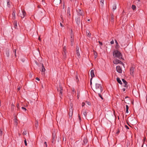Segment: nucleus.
I'll use <instances>...</instances> for the list:
<instances>
[{
  "label": "nucleus",
  "mask_w": 147,
  "mask_h": 147,
  "mask_svg": "<svg viewBox=\"0 0 147 147\" xmlns=\"http://www.w3.org/2000/svg\"><path fill=\"white\" fill-rule=\"evenodd\" d=\"M111 21L112 22H114V15H112L111 17Z\"/></svg>",
  "instance_id": "24"
},
{
  "label": "nucleus",
  "mask_w": 147,
  "mask_h": 147,
  "mask_svg": "<svg viewBox=\"0 0 147 147\" xmlns=\"http://www.w3.org/2000/svg\"><path fill=\"white\" fill-rule=\"evenodd\" d=\"M126 113H128L129 107L127 105H126Z\"/></svg>",
  "instance_id": "33"
},
{
  "label": "nucleus",
  "mask_w": 147,
  "mask_h": 147,
  "mask_svg": "<svg viewBox=\"0 0 147 147\" xmlns=\"http://www.w3.org/2000/svg\"><path fill=\"white\" fill-rule=\"evenodd\" d=\"M36 80H38V81H39V80H40V79H39V78H37H37H36Z\"/></svg>",
  "instance_id": "53"
},
{
  "label": "nucleus",
  "mask_w": 147,
  "mask_h": 147,
  "mask_svg": "<svg viewBox=\"0 0 147 147\" xmlns=\"http://www.w3.org/2000/svg\"><path fill=\"white\" fill-rule=\"evenodd\" d=\"M113 55L114 57L120 59H123L122 54L117 50H114L113 51Z\"/></svg>",
  "instance_id": "1"
},
{
  "label": "nucleus",
  "mask_w": 147,
  "mask_h": 147,
  "mask_svg": "<svg viewBox=\"0 0 147 147\" xmlns=\"http://www.w3.org/2000/svg\"><path fill=\"white\" fill-rule=\"evenodd\" d=\"M119 131L118 129V131L117 132L116 134H118L119 133Z\"/></svg>",
  "instance_id": "59"
},
{
  "label": "nucleus",
  "mask_w": 147,
  "mask_h": 147,
  "mask_svg": "<svg viewBox=\"0 0 147 147\" xmlns=\"http://www.w3.org/2000/svg\"><path fill=\"white\" fill-rule=\"evenodd\" d=\"M79 51V47L78 46H77L76 47V51Z\"/></svg>",
  "instance_id": "43"
},
{
  "label": "nucleus",
  "mask_w": 147,
  "mask_h": 147,
  "mask_svg": "<svg viewBox=\"0 0 147 147\" xmlns=\"http://www.w3.org/2000/svg\"><path fill=\"white\" fill-rule=\"evenodd\" d=\"M79 119L80 120V121L81 120V117L80 115L79 116Z\"/></svg>",
  "instance_id": "61"
},
{
  "label": "nucleus",
  "mask_w": 147,
  "mask_h": 147,
  "mask_svg": "<svg viewBox=\"0 0 147 147\" xmlns=\"http://www.w3.org/2000/svg\"><path fill=\"white\" fill-rule=\"evenodd\" d=\"M116 70L119 73H122V70L121 67L119 66H117L116 67Z\"/></svg>",
  "instance_id": "6"
},
{
  "label": "nucleus",
  "mask_w": 147,
  "mask_h": 147,
  "mask_svg": "<svg viewBox=\"0 0 147 147\" xmlns=\"http://www.w3.org/2000/svg\"><path fill=\"white\" fill-rule=\"evenodd\" d=\"M66 51V48L65 46L63 47V51Z\"/></svg>",
  "instance_id": "41"
},
{
  "label": "nucleus",
  "mask_w": 147,
  "mask_h": 147,
  "mask_svg": "<svg viewBox=\"0 0 147 147\" xmlns=\"http://www.w3.org/2000/svg\"><path fill=\"white\" fill-rule=\"evenodd\" d=\"M61 0H54L53 1V3L57 5L59 4Z\"/></svg>",
  "instance_id": "8"
},
{
  "label": "nucleus",
  "mask_w": 147,
  "mask_h": 147,
  "mask_svg": "<svg viewBox=\"0 0 147 147\" xmlns=\"http://www.w3.org/2000/svg\"><path fill=\"white\" fill-rule=\"evenodd\" d=\"M38 40H41V39H40V37H39L38 38Z\"/></svg>",
  "instance_id": "63"
},
{
  "label": "nucleus",
  "mask_w": 147,
  "mask_h": 147,
  "mask_svg": "<svg viewBox=\"0 0 147 147\" xmlns=\"http://www.w3.org/2000/svg\"><path fill=\"white\" fill-rule=\"evenodd\" d=\"M85 103L84 102H82V107L84 106L85 105Z\"/></svg>",
  "instance_id": "50"
},
{
  "label": "nucleus",
  "mask_w": 147,
  "mask_h": 147,
  "mask_svg": "<svg viewBox=\"0 0 147 147\" xmlns=\"http://www.w3.org/2000/svg\"><path fill=\"white\" fill-rule=\"evenodd\" d=\"M122 80L123 82V83L125 84L124 85V87H126L127 86V82H126V81L125 80L123 79H122Z\"/></svg>",
  "instance_id": "15"
},
{
  "label": "nucleus",
  "mask_w": 147,
  "mask_h": 147,
  "mask_svg": "<svg viewBox=\"0 0 147 147\" xmlns=\"http://www.w3.org/2000/svg\"><path fill=\"white\" fill-rule=\"evenodd\" d=\"M60 26H61L62 27L63 26V25L62 24V23H60Z\"/></svg>",
  "instance_id": "57"
},
{
  "label": "nucleus",
  "mask_w": 147,
  "mask_h": 147,
  "mask_svg": "<svg viewBox=\"0 0 147 147\" xmlns=\"http://www.w3.org/2000/svg\"><path fill=\"white\" fill-rule=\"evenodd\" d=\"M125 88H123L122 90L123 91H125Z\"/></svg>",
  "instance_id": "58"
},
{
  "label": "nucleus",
  "mask_w": 147,
  "mask_h": 147,
  "mask_svg": "<svg viewBox=\"0 0 147 147\" xmlns=\"http://www.w3.org/2000/svg\"><path fill=\"white\" fill-rule=\"evenodd\" d=\"M104 1L103 0H101V1H100V5H101L102 7L103 6Z\"/></svg>",
  "instance_id": "29"
},
{
  "label": "nucleus",
  "mask_w": 147,
  "mask_h": 147,
  "mask_svg": "<svg viewBox=\"0 0 147 147\" xmlns=\"http://www.w3.org/2000/svg\"><path fill=\"white\" fill-rule=\"evenodd\" d=\"M42 65V67H41V71L42 72H45V67L44 66L43 64L42 63L41 64Z\"/></svg>",
  "instance_id": "16"
},
{
  "label": "nucleus",
  "mask_w": 147,
  "mask_h": 147,
  "mask_svg": "<svg viewBox=\"0 0 147 147\" xmlns=\"http://www.w3.org/2000/svg\"><path fill=\"white\" fill-rule=\"evenodd\" d=\"M13 52L14 53L15 56L16 57V49H14V50L13 51Z\"/></svg>",
  "instance_id": "38"
},
{
  "label": "nucleus",
  "mask_w": 147,
  "mask_h": 147,
  "mask_svg": "<svg viewBox=\"0 0 147 147\" xmlns=\"http://www.w3.org/2000/svg\"><path fill=\"white\" fill-rule=\"evenodd\" d=\"M73 108H70L69 109V117H72L73 114Z\"/></svg>",
  "instance_id": "9"
},
{
  "label": "nucleus",
  "mask_w": 147,
  "mask_h": 147,
  "mask_svg": "<svg viewBox=\"0 0 147 147\" xmlns=\"http://www.w3.org/2000/svg\"><path fill=\"white\" fill-rule=\"evenodd\" d=\"M18 90H20V87H19V88H18Z\"/></svg>",
  "instance_id": "62"
},
{
  "label": "nucleus",
  "mask_w": 147,
  "mask_h": 147,
  "mask_svg": "<svg viewBox=\"0 0 147 147\" xmlns=\"http://www.w3.org/2000/svg\"><path fill=\"white\" fill-rule=\"evenodd\" d=\"M0 135H2V131L1 130H0Z\"/></svg>",
  "instance_id": "55"
},
{
  "label": "nucleus",
  "mask_w": 147,
  "mask_h": 147,
  "mask_svg": "<svg viewBox=\"0 0 147 147\" xmlns=\"http://www.w3.org/2000/svg\"><path fill=\"white\" fill-rule=\"evenodd\" d=\"M35 126L36 128H37L38 126V122L37 120H36L35 124Z\"/></svg>",
  "instance_id": "28"
},
{
  "label": "nucleus",
  "mask_w": 147,
  "mask_h": 147,
  "mask_svg": "<svg viewBox=\"0 0 147 147\" xmlns=\"http://www.w3.org/2000/svg\"><path fill=\"white\" fill-rule=\"evenodd\" d=\"M114 41L113 40H111V42H110V43L111 44H114Z\"/></svg>",
  "instance_id": "48"
},
{
  "label": "nucleus",
  "mask_w": 147,
  "mask_h": 147,
  "mask_svg": "<svg viewBox=\"0 0 147 147\" xmlns=\"http://www.w3.org/2000/svg\"><path fill=\"white\" fill-rule=\"evenodd\" d=\"M76 11L78 15L80 16H83V11L82 10L78 9H76Z\"/></svg>",
  "instance_id": "5"
},
{
  "label": "nucleus",
  "mask_w": 147,
  "mask_h": 147,
  "mask_svg": "<svg viewBox=\"0 0 147 147\" xmlns=\"http://www.w3.org/2000/svg\"><path fill=\"white\" fill-rule=\"evenodd\" d=\"M6 56L9 57V50H7L6 51Z\"/></svg>",
  "instance_id": "26"
},
{
  "label": "nucleus",
  "mask_w": 147,
  "mask_h": 147,
  "mask_svg": "<svg viewBox=\"0 0 147 147\" xmlns=\"http://www.w3.org/2000/svg\"><path fill=\"white\" fill-rule=\"evenodd\" d=\"M63 58L65 59L67 57V51H63Z\"/></svg>",
  "instance_id": "13"
},
{
  "label": "nucleus",
  "mask_w": 147,
  "mask_h": 147,
  "mask_svg": "<svg viewBox=\"0 0 147 147\" xmlns=\"http://www.w3.org/2000/svg\"><path fill=\"white\" fill-rule=\"evenodd\" d=\"M22 15L21 16L22 18H24L26 15V12L25 11L22 10Z\"/></svg>",
  "instance_id": "18"
},
{
  "label": "nucleus",
  "mask_w": 147,
  "mask_h": 147,
  "mask_svg": "<svg viewBox=\"0 0 147 147\" xmlns=\"http://www.w3.org/2000/svg\"><path fill=\"white\" fill-rule=\"evenodd\" d=\"M92 78H91L90 79V84L91 86V85L92 84Z\"/></svg>",
  "instance_id": "45"
},
{
  "label": "nucleus",
  "mask_w": 147,
  "mask_h": 147,
  "mask_svg": "<svg viewBox=\"0 0 147 147\" xmlns=\"http://www.w3.org/2000/svg\"><path fill=\"white\" fill-rule=\"evenodd\" d=\"M125 128L127 129H129V127H128L127 126V125H125Z\"/></svg>",
  "instance_id": "51"
},
{
  "label": "nucleus",
  "mask_w": 147,
  "mask_h": 147,
  "mask_svg": "<svg viewBox=\"0 0 147 147\" xmlns=\"http://www.w3.org/2000/svg\"><path fill=\"white\" fill-rule=\"evenodd\" d=\"M70 41H74V38H70Z\"/></svg>",
  "instance_id": "47"
},
{
  "label": "nucleus",
  "mask_w": 147,
  "mask_h": 147,
  "mask_svg": "<svg viewBox=\"0 0 147 147\" xmlns=\"http://www.w3.org/2000/svg\"><path fill=\"white\" fill-rule=\"evenodd\" d=\"M15 14H16V11L15 10H13V13H12V15H13V19H15L16 18V16H15Z\"/></svg>",
  "instance_id": "21"
},
{
  "label": "nucleus",
  "mask_w": 147,
  "mask_h": 147,
  "mask_svg": "<svg viewBox=\"0 0 147 147\" xmlns=\"http://www.w3.org/2000/svg\"><path fill=\"white\" fill-rule=\"evenodd\" d=\"M27 134V132L26 131H24L23 133V134L24 135H26Z\"/></svg>",
  "instance_id": "42"
},
{
  "label": "nucleus",
  "mask_w": 147,
  "mask_h": 147,
  "mask_svg": "<svg viewBox=\"0 0 147 147\" xmlns=\"http://www.w3.org/2000/svg\"><path fill=\"white\" fill-rule=\"evenodd\" d=\"M24 142L25 145L26 146H27V143H26V140H24Z\"/></svg>",
  "instance_id": "49"
},
{
  "label": "nucleus",
  "mask_w": 147,
  "mask_h": 147,
  "mask_svg": "<svg viewBox=\"0 0 147 147\" xmlns=\"http://www.w3.org/2000/svg\"><path fill=\"white\" fill-rule=\"evenodd\" d=\"M83 114L85 117H86L87 115V112L85 111H83Z\"/></svg>",
  "instance_id": "34"
},
{
  "label": "nucleus",
  "mask_w": 147,
  "mask_h": 147,
  "mask_svg": "<svg viewBox=\"0 0 147 147\" xmlns=\"http://www.w3.org/2000/svg\"><path fill=\"white\" fill-rule=\"evenodd\" d=\"M87 142H88V141H87V139L85 138L84 139V140H83V142L85 144H86Z\"/></svg>",
  "instance_id": "35"
},
{
  "label": "nucleus",
  "mask_w": 147,
  "mask_h": 147,
  "mask_svg": "<svg viewBox=\"0 0 147 147\" xmlns=\"http://www.w3.org/2000/svg\"><path fill=\"white\" fill-rule=\"evenodd\" d=\"M71 32H70V38H73L74 36V34L72 32V30L71 29Z\"/></svg>",
  "instance_id": "25"
},
{
  "label": "nucleus",
  "mask_w": 147,
  "mask_h": 147,
  "mask_svg": "<svg viewBox=\"0 0 147 147\" xmlns=\"http://www.w3.org/2000/svg\"><path fill=\"white\" fill-rule=\"evenodd\" d=\"M94 57L96 58L97 57V53L96 52L94 51Z\"/></svg>",
  "instance_id": "36"
},
{
  "label": "nucleus",
  "mask_w": 147,
  "mask_h": 147,
  "mask_svg": "<svg viewBox=\"0 0 147 147\" xmlns=\"http://www.w3.org/2000/svg\"><path fill=\"white\" fill-rule=\"evenodd\" d=\"M98 42H99V44L101 45H102V43L100 41H99Z\"/></svg>",
  "instance_id": "60"
},
{
  "label": "nucleus",
  "mask_w": 147,
  "mask_h": 147,
  "mask_svg": "<svg viewBox=\"0 0 147 147\" xmlns=\"http://www.w3.org/2000/svg\"><path fill=\"white\" fill-rule=\"evenodd\" d=\"M76 80H78V77L77 76H76Z\"/></svg>",
  "instance_id": "52"
},
{
  "label": "nucleus",
  "mask_w": 147,
  "mask_h": 147,
  "mask_svg": "<svg viewBox=\"0 0 147 147\" xmlns=\"http://www.w3.org/2000/svg\"><path fill=\"white\" fill-rule=\"evenodd\" d=\"M56 135L55 133H53V139L52 140L51 142L53 143L56 138Z\"/></svg>",
  "instance_id": "7"
},
{
  "label": "nucleus",
  "mask_w": 147,
  "mask_h": 147,
  "mask_svg": "<svg viewBox=\"0 0 147 147\" xmlns=\"http://www.w3.org/2000/svg\"><path fill=\"white\" fill-rule=\"evenodd\" d=\"M73 105L71 103L70 104V106L71 107V108H73Z\"/></svg>",
  "instance_id": "44"
},
{
  "label": "nucleus",
  "mask_w": 147,
  "mask_h": 147,
  "mask_svg": "<svg viewBox=\"0 0 147 147\" xmlns=\"http://www.w3.org/2000/svg\"><path fill=\"white\" fill-rule=\"evenodd\" d=\"M59 88H57V90L58 92H59V96L61 98L63 96L62 92L63 90L61 84H59Z\"/></svg>",
  "instance_id": "3"
},
{
  "label": "nucleus",
  "mask_w": 147,
  "mask_h": 147,
  "mask_svg": "<svg viewBox=\"0 0 147 147\" xmlns=\"http://www.w3.org/2000/svg\"><path fill=\"white\" fill-rule=\"evenodd\" d=\"M13 27L15 28H17V22L16 21H14L13 22Z\"/></svg>",
  "instance_id": "17"
},
{
  "label": "nucleus",
  "mask_w": 147,
  "mask_h": 147,
  "mask_svg": "<svg viewBox=\"0 0 147 147\" xmlns=\"http://www.w3.org/2000/svg\"><path fill=\"white\" fill-rule=\"evenodd\" d=\"M117 81L120 84H122V83L119 78L117 77Z\"/></svg>",
  "instance_id": "20"
},
{
  "label": "nucleus",
  "mask_w": 147,
  "mask_h": 147,
  "mask_svg": "<svg viewBox=\"0 0 147 147\" xmlns=\"http://www.w3.org/2000/svg\"><path fill=\"white\" fill-rule=\"evenodd\" d=\"M94 92L96 93H101L102 91V89L100 84L96 83L95 84V88L93 90Z\"/></svg>",
  "instance_id": "2"
},
{
  "label": "nucleus",
  "mask_w": 147,
  "mask_h": 147,
  "mask_svg": "<svg viewBox=\"0 0 147 147\" xmlns=\"http://www.w3.org/2000/svg\"><path fill=\"white\" fill-rule=\"evenodd\" d=\"M101 93H98V96L101 98L103 100V98H102V96L101 95V94H100Z\"/></svg>",
  "instance_id": "37"
},
{
  "label": "nucleus",
  "mask_w": 147,
  "mask_h": 147,
  "mask_svg": "<svg viewBox=\"0 0 147 147\" xmlns=\"http://www.w3.org/2000/svg\"><path fill=\"white\" fill-rule=\"evenodd\" d=\"M76 23L78 24H80V18L79 17L76 18Z\"/></svg>",
  "instance_id": "10"
},
{
  "label": "nucleus",
  "mask_w": 147,
  "mask_h": 147,
  "mask_svg": "<svg viewBox=\"0 0 147 147\" xmlns=\"http://www.w3.org/2000/svg\"><path fill=\"white\" fill-rule=\"evenodd\" d=\"M14 122H15V124L16 125H17L18 124V123L17 122V118H14Z\"/></svg>",
  "instance_id": "30"
},
{
  "label": "nucleus",
  "mask_w": 147,
  "mask_h": 147,
  "mask_svg": "<svg viewBox=\"0 0 147 147\" xmlns=\"http://www.w3.org/2000/svg\"><path fill=\"white\" fill-rule=\"evenodd\" d=\"M7 2L8 7H9L11 5L10 1L9 0H7Z\"/></svg>",
  "instance_id": "27"
},
{
  "label": "nucleus",
  "mask_w": 147,
  "mask_h": 147,
  "mask_svg": "<svg viewBox=\"0 0 147 147\" xmlns=\"http://www.w3.org/2000/svg\"><path fill=\"white\" fill-rule=\"evenodd\" d=\"M87 102V104L88 105H90V103L89 102Z\"/></svg>",
  "instance_id": "54"
},
{
  "label": "nucleus",
  "mask_w": 147,
  "mask_h": 147,
  "mask_svg": "<svg viewBox=\"0 0 147 147\" xmlns=\"http://www.w3.org/2000/svg\"><path fill=\"white\" fill-rule=\"evenodd\" d=\"M74 89L73 90H72V91L73 92H74Z\"/></svg>",
  "instance_id": "64"
},
{
  "label": "nucleus",
  "mask_w": 147,
  "mask_h": 147,
  "mask_svg": "<svg viewBox=\"0 0 147 147\" xmlns=\"http://www.w3.org/2000/svg\"><path fill=\"white\" fill-rule=\"evenodd\" d=\"M115 43H116L115 48L118 50L119 47V45L118 43L117 42V40H115Z\"/></svg>",
  "instance_id": "14"
},
{
  "label": "nucleus",
  "mask_w": 147,
  "mask_h": 147,
  "mask_svg": "<svg viewBox=\"0 0 147 147\" xmlns=\"http://www.w3.org/2000/svg\"><path fill=\"white\" fill-rule=\"evenodd\" d=\"M116 8V4H114L113 6V9L114 11Z\"/></svg>",
  "instance_id": "32"
},
{
  "label": "nucleus",
  "mask_w": 147,
  "mask_h": 147,
  "mask_svg": "<svg viewBox=\"0 0 147 147\" xmlns=\"http://www.w3.org/2000/svg\"><path fill=\"white\" fill-rule=\"evenodd\" d=\"M22 109L24 111H26V109L24 107H22Z\"/></svg>",
  "instance_id": "40"
},
{
  "label": "nucleus",
  "mask_w": 147,
  "mask_h": 147,
  "mask_svg": "<svg viewBox=\"0 0 147 147\" xmlns=\"http://www.w3.org/2000/svg\"><path fill=\"white\" fill-rule=\"evenodd\" d=\"M113 63L115 64H117L118 63H120L123 66H124V64L122 61L117 59H115L113 61Z\"/></svg>",
  "instance_id": "4"
},
{
  "label": "nucleus",
  "mask_w": 147,
  "mask_h": 147,
  "mask_svg": "<svg viewBox=\"0 0 147 147\" xmlns=\"http://www.w3.org/2000/svg\"><path fill=\"white\" fill-rule=\"evenodd\" d=\"M74 41H71V46H72L74 45Z\"/></svg>",
  "instance_id": "46"
},
{
  "label": "nucleus",
  "mask_w": 147,
  "mask_h": 147,
  "mask_svg": "<svg viewBox=\"0 0 147 147\" xmlns=\"http://www.w3.org/2000/svg\"><path fill=\"white\" fill-rule=\"evenodd\" d=\"M86 33L87 36L89 37H90L91 35V34L90 33V32L89 31H88L86 32Z\"/></svg>",
  "instance_id": "23"
},
{
  "label": "nucleus",
  "mask_w": 147,
  "mask_h": 147,
  "mask_svg": "<svg viewBox=\"0 0 147 147\" xmlns=\"http://www.w3.org/2000/svg\"><path fill=\"white\" fill-rule=\"evenodd\" d=\"M76 54L78 56V58H80V56L79 53V51H76Z\"/></svg>",
  "instance_id": "22"
},
{
  "label": "nucleus",
  "mask_w": 147,
  "mask_h": 147,
  "mask_svg": "<svg viewBox=\"0 0 147 147\" xmlns=\"http://www.w3.org/2000/svg\"><path fill=\"white\" fill-rule=\"evenodd\" d=\"M90 75L91 77V78L92 79L94 77V70H92L90 71Z\"/></svg>",
  "instance_id": "12"
},
{
  "label": "nucleus",
  "mask_w": 147,
  "mask_h": 147,
  "mask_svg": "<svg viewBox=\"0 0 147 147\" xmlns=\"http://www.w3.org/2000/svg\"><path fill=\"white\" fill-rule=\"evenodd\" d=\"M19 106H20L18 104H17V107L18 109L19 108Z\"/></svg>",
  "instance_id": "56"
},
{
  "label": "nucleus",
  "mask_w": 147,
  "mask_h": 147,
  "mask_svg": "<svg viewBox=\"0 0 147 147\" xmlns=\"http://www.w3.org/2000/svg\"><path fill=\"white\" fill-rule=\"evenodd\" d=\"M70 8L69 7L68 8L67 10V16H70Z\"/></svg>",
  "instance_id": "19"
},
{
  "label": "nucleus",
  "mask_w": 147,
  "mask_h": 147,
  "mask_svg": "<svg viewBox=\"0 0 147 147\" xmlns=\"http://www.w3.org/2000/svg\"><path fill=\"white\" fill-rule=\"evenodd\" d=\"M134 68L131 67L130 68V74L131 75H133L134 72Z\"/></svg>",
  "instance_id": "11"
},
{
  "label": "nucleus",
  "mask_w": 147,
  "mask_h": 147,
  "mask_svg": "<svg viewBox=\"0 0 147 147\" xmlns=\"http://www.w3.org/2000/svg\"><path fill=\"white\" fill-rule=\"evenodd\" d=\"M44 146L46 147H47V143L46 142H45L44 143Z\"/></svg>",
  "instance_id": "39"
},
{
  "label": "nucleus",
  "mask_w": 147,
  "mask_h": 147,
  "mask_svg": "<svg viewBox=\"0 0 147 147\" xmlns=\"http://www.w3.org/2000/svg\"><path fill=\"white\" fill-rule=\"evenodd\" d=\"M131 8L133 10H134L136 9V7L135 5H132Z\"/></svg>",
  "instance_id": "31"
}]
</instances>
